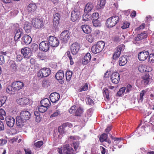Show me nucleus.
Listing matches in <instances>:
<instances>
[{
  "instance_id": "obj_1",
  "label": "nucleus",
  "mask_w": 154,
  "mask_h": 154,
  "mask_svg": "<svg viewBox=\"0 0 154 154\" xmlns=\"http://www.w3.org/2000/svg\"><path fill=\"white\" fill-rule=\"evenodd\" d=\"M30 116L31 114L29 111L26 110L21 111L20 116H17L16 118L17 125L20 127L23 126L26 120L29 119Z\"/></svg>"
},
{
  "instance_id": "obj_2",
  "label": "nucleus",
  "mask_w": 154,
  "mask_h": 154,
  "mask_svg": "<svg viewBox=\"0 0 154 154\" xmlns=\"http://www.w3.org/2000/svg\"><path fill=\"white\" fill-rule=\"evenodd\" d=\"M121 18L117 15H113L109 18L106 20V25L108 27H112L118 23Z\"/></svg>"
},
{
  "instance_id": "obj_3",
  "label": "nucleus",
  "mask_w": 154,
  "mask_h": 154,
  "mask_svg": "<svg viewBox=\"0 0 154 154\" xmlns=\"http://www.w3.org/2000/svg\"><path fill=\"white\" fill-rule=\"evenodd\" d=\"M105 43L103 41L98 42L95 45L93 46L91 48V51L94 54L101 51L104 47Z\"/></svg>"
},
{
  "instance_id": "obj_4",
  "label": "nucleus",
  "mask_w": 154,
  "mask_h": 154,
  "mask_svg": "<svg viewBox=\"0 0 154 154\" xmlns=\"http://www.w3.org/2000/svg\"><path fill=\"white\" fill-rule=\"evenodd\" d=\"M51 70L49 68H43L39 71L37 75L39 77H47L51 74Z\"/></svg>"
},
{
  "instance_id": "obj_5",
  "label": "nucleus",
  "mask_w": 154,
  "mask_h": 154,
  "mask_svg": "<svg viewBox=\"0 0 154 154\" xmlns=\"http://www.w3.org/2000/svg\"><path fill=\"white\" fill-rule=\"evenodd\" d=\"M32 24L36 28L42 27L44 25L43 20L42 19L35 18L32 21Z\"/></svg>"
},
{
  "instance_id": "obj_6",
  "label": "nucleus",
  "mask_w": 154,
  "mask_h": 154,
  "mask_svg": "<svg viewBox=\"0 0 154 154\" xmlns=\"http://www.w3.org/2000/svg\"><path fill=\"white\" fill-rule=\"evenodd\" d=\"M58 152L60 154H72L73 149L68 145H65L62 150L58 149Z\"/></svg>"
},
{
  "instance_id": "obj_7",
  "label": "nucleus",
  "mask_w": 154,
  "mask_h": 154,
  "mask_svg": "<svg viewBox=\"0 0 154 154\" xmlns=\"http://www.w3.org/2000/svg\"><path fill=\"white\" fill-rule=\"evenodd\" d=\"M81 16L80 11L75 9L72 12L71 20L73 22L77 21L79 19Z\"/></svg>"
},
{
  "instance_id": "obj_8",
  "label": "nucleus",
  "mask_w": 154,
  "mask_h": 154,
  "mask_svg": "<svg viewBox=\"0 0 154 154\" xmlns=\"http://www.w3.org/2000/svg\"><path fill=\"white\" fill-rule=\"evenodd\" d=\"M49 45L53 47H57L59 44L58 39L53 36H50L48 39Z\"/></svg>"
},
{
  "instance_id": "obj_9",
  "label": "nucleus",
  "mask_w": 154,
  "mask_h": 154,
  "mask_svg": "<svg viewBox=\"0 0 154 154\" xmlns=\"http://www.w3.org/2000/svg\"><path fill=\"white\" fill-rule=\"evenodd\" d=\"M69 32L68 30H65L61 33L60 39L63 42H66L69 38Z\"/></svg>"
},
{
  "instance_id": "obj_10",
  "label": "nucleus",
  "mask_w": 154,
  "mask_h": 154,
  "mask_svg": "<svg viewBox=\"0 0 154 154\" xmlns=\"http://www.w3.org/2000/svg\"><path fill=\"white\" fill-rule=\"evenodd\" d=\"M149 55L148 51L144 50L139 53L138 57L140 61H144L147 59Z\"/></svg>"
},
{
  "instance_id": "obj_11",
  "label": "nucleus",
  "mask_w": 154,
  "mask_h": 154,
  "mask_svg": "<svg viewBox=\"0 0 154 154\" xmlns=\"http://www.w3.org/2000/svg\"><path fill=\"white\" fill-rule=\"evenodd\" d=\"M80 48V45L77 42L73 43L71 46V52L73 55L76 54Z\"/></svg>"
},
{
  "instance_id": "obj_12",
  "label": "nucleus",
  "mask_w": 154,
  "mask_h": 154,
  "mask_svg": "<svg viewBox=\"0 0 154 154\" xmlns=\"http://www.w3.org/2000/svg\"><path fill=\"white\" fill-rule=\"evenodd\" d=\"M21 53L26 59H29L31 56V50L28 47H25L22 48Z\"/></svg>"
},
{
  "instance_id": "obj_13",
  "label": "nucleus",
  "mask_w": 154,
  "mask_h": 154,
  "mask_svg": "<svg viewBox=\"0 0 154 154\" xmlns=\"http://www.w3.org/2000/svg\"><path fill=\"white\" fill-rule=\"evenodd\" d=\"M125 46L122 44L119 45L116 48V51L113 56V58L114 59H116L120 56L121 51L124 48Z\"/></svg>"
},
{
  "instance_id": "obj_14",
  "label": "nucleus",
  "mask_w": 154,
  "mask_h": 154,
  "mask_svg": "<svg viewBox=\"0 0 154 154\" xmlns=\"http://www.w3.org/2000/svg\"><path fill=\"white\" fill-rule=\"evenodd\" d=\"M23 31L22 29L19 27L15 29V35L14 37L15 40H18L20 38L21 35L23 34Z\"/></svg>"
},
{
  "instance_id": "obj_15",
  "label": "nucleus",
  "mask_w": 154,
  "mask_h": 154,
  "mask_svg": "<svg viewBox=\"0 0 154 154\" xmlns=\"http://www.w3.org/2000/svg\"><path fill=\"white\" fill-rule=\"evenodd\" d=\"M39 49L44 51H47L49 48V46L47 41H43L41 42L39 45Z\"/></svg>"
},
{
  "instance_id": "obj_16",
  "label": "nucleus",
  "mask_w": 154,
  "mask_h": 154,
  "mask_svg": "<svg viewBox=\"0 0 154 154\" xmlns=\"http://www.w3.org/2000/svg\"><path fill=\"white\" fill-rule=\"evenodd\" d=\"M111 80L112 83L118 84L120 81V75L118 72L113 73L111 76Z\"/></svg>"
},
{
  "instance_id": "obj_17",
  "label": "nucleus",
  "mask_w": 154,
  "mask_h": 154,
  "mask_svg": "<svg viewBox=\"0 0 154 154\" xmlns=\"http://www.w3.org/2000/svg\"><path fill=\"white\" fill-rule=\"evenodd\" d=\"M13 87L15 91H17L22 89L24 86L23 83L20 81H16L13 82L12 83Z\"/></svg>"
},
{
  "instance_id": "obj_18",
  "label": "nucleus",
  "mask_w": 154,
  "mask_h": 154,
  "mask_svg": "<svg viewBox=\"0 0 154 154\" xmlns=\"http://www.w3.org/2000/svg\"><path fill=\"white\" fill-rule=\"evenodd\" d=\"M60 98V94L56 92L52 93L50 95V100L53 103H55L58 101Z\"/></svg>"
},
{
  "instance_id": "obj_19",
  "label": "nucleus",
  "mask_w": 154,
  "mask_h": 154,
  "mask_svg": "<svg viewBox=\"0 0 154 154\" xmlns=\"http://www.w3.org/2000/svg\"><path fill=\"white\" fill-rule=\"evenodd\" d=\"M6 121L8 126L10 127H13L14 124L15 119L11 116H8L6 118Z\"/></svg>"
},
{
  "instance_id": "obj_20",
  "label": "nucleus",
  "mask_w": 154,
  "mask_h": 154,
  "mask_svg": "<svg viewBox=\"0 0 154 154\" xmlns=\"http://www.w3.org/2000/svg\"><path fill=\"white\" fill-rule=\"evenodd\" d=\"M142 82L143 83L144 85H146L149 84V82L151 80V78L149 75L148 73H146L143 77Z\"/></svg>"
},
{
  "instance_id": "obj_21",
  "label": "nucleus",
  "mask_w": 154,
  "mask_h": 154,
  "mask_svg": "<svg viewBox=\"0 0 154 154\" xmlns=\"http://www.w3.org/2000/svg\"><path fill=\"white\" fill-rule=\"evenodd\" d=\"M17 103L21 106H23L27 104L29 102V100L26 98H20L17 100Z\"/></svg>"
},
{
  "instance_id": "obj_22",
  "label": "nucleus",
  "mask_w": 154,
  "mask_h": 154,
  "mask_svg": "<svg viewBox=\"0 0 154 154\" xmlns=\"http://www.w3.org/2000/svg\"><path fill=\"white\" fill-rule=\"evenodd\" d=\"M60 17V15L58 13H56L54 15L53 22L54 25L55 26H58Z\"/></svg>"
},
{
  "instance_id": "obj_23",
  "label": "nucleus",
  "mask_w": 154,
  "mask_h": 154,
  "mask_svg": "<svg viewBox=\"0 0 154 154\" xmlns=\"http://www.w3.org/2000/svg\"><path fill=\"white\" fill-rule=\"evenodd\" d=\"M91 59V56L90 53H87L85 56L82 60V64L86 65L90 61Z\"/></svg>"
},
{
  "instance_id": "obj_24",
  "label": "nucleus",
  "mask_w": 154,
  "mask_h": 154,
  "mask_svg": "<svg viewBox=\"0 0 154 154\" xmlns=\"http://www.w3.org/2000/svg\"><path fill=\"white\" fill-rule=\"evenodd\" d=\"M106 3L105 0H98L96 8L97 10L102 9Z\"/></svg>"
},
{
  "instance_id": "obj_25",
  "label": "nucleus",
  "mask_w": 154,
  "mask_h": 154,
  "mask_svg": "<svg viewBox=\"0 0 154 154\" xmlns=\"http://www.w3.org/2000/svg\"><path fill=\"white\" fill-rule=\"evenodd\" d=\"M32 38L28 35H25L22 38V41L26 44H29L32 41Z\"/></svg>"
},
{
  "instance_id": "obj_26",
  "label": "nucleus",
  "mask_w": 154,
  "mask_h": 154,
  "mask_svg": "<svg viewBox=\"0 0 154 154\" xmlns=\"http://www.w3.org/2000/svg\"><path fill=\"white\" fill-rule=\"evenodd\" d=\"M81 28L83 32L85 33L88 34L91 31V28L87 25H83L81 26Z\"/></svg>"
},
{
  "instance_id": "obj_27",
  "label": "nucleus",
  "mask_w": 154,
  "mask_h": 154,
  "mask_svg": "<svg viewBox=\"0 0 154 154\" xmlns=\"http://www.w3.org/2000/svg\"><path fill=\"white\" fill-rule=\"evenodd\" d=\"M64 75L63 71L60 70L56 73L55 78L57 80H62L64 78Z\"/></svg>"
},
{
  "instance_id": "obj_28",
  "label": "nucleus",
  "mask_w": 154,
  "mask_h": 154,
  "mask_svg": "<svg viewBox=\"0 0 154 154\" xmlns=\"http://www.w3.org/2000/svg\"><path fill=\"white\" fill-rule=\"evenodd\" d=\"M94 7L93 5L91 3H88L85 7V12L88 13L90 12Z\"/></svg>"
},
{
  "instance_id": "obj_29",
  "label": "nucleus",
  "mask_w": 154,
  "mask_h": 154,
  "mask_svg": "<svg viewBox=\"0 0 154 154\" xmlns=\"http://www.w3.org/2000/svg\"><path fill=\"white\" fill-rule=\"evenodd\" d=\"M83 112V108L80 106L76 107L75 112V116H81Z\"/></svg>"
},
{
  "instance_id": "obj_30",
  "label": "nucleus",
  "mask_w": 154,
  "mask_h": 154,
  "mask_svg": "<svg viewBox=\"0 0 154 154\" xmlns=\"http://www.w3.org/2000/svg\"><path fill=\"white\" fill-rule=\"evenodd\" d=\"M40 103L41 105L46 106L47 107L51 105L50 101L47 98L42 100L41 101Z\"/></svg>"
},
{
  "instance_id": "obj_31",
  "label": "nucleus",
  "mask_w": 154,
  "mask_h": 154,
  "mask_svg": "<svg viewBox=\"0 0 154 154\" xmlns=\"http://www.w3.org/2000/svg\"><path fill=\"white\" fill-rule=\"evenodd\" d=\"M147 66L144 64L140 65L138 68V70L140 72H149V70L147 69Z\"/></svg>"
},
{
  "instance_id": "obj_32",
  "label": "nucleus",
  "mask_w": 154,
  "mask_h": 154,
  "mask_svg": "<svg viewBox=\"0 0 154 154\" xmlns=\"http://www.w3.org/2000/svg\"><path fill=\"white\" fill-rule=\"evenodd\" d=\"M36 6L35 4H30L27 6V9L29 12H32L35 11L36 8Z\"/></svg>"
},
{
  "instance_id": "obj_33",
  "label": "nucleus",
  "mask_w": 154,
  "mask_h": 154,
  "mask_svg": "<svg viewBox=\"0 0 154 154\" xmlns=\"http://www.w3.org/2000/svg\"><path fill=\"white\" fill-rule=\"evenodd\" d=\"M24 29L27 33L30 31L31 27V24L28 22H26L24 25Z\"/></svg>"
},
{
  "instance_id": "obj_34",
  "label": "nucleus",
  "mask_w": 154,
  "mask_h": 154,
  "mask_svg": "<svg viewBox=\"0 0 154 154\" xmlns=\"http://www.w3.org/2000/svg\"><path fill=\"white\" fill-rule=\"evenodd\" d=\"M127 62V59L125 57L122 56L120 57L119 60V64L120 66L125 65Z\"/></svg>"
},
{
  "instance_id": "obj_35",
  "label": "nucleus",
  "mask_w": 154,
  "mask_h": 154,
  "mask_svg": "<svg viewBox=\"0 0 154 154\" xmlns=\"http://www.w3.org/2000/svg\"><path fill=\"white\" fill-rule=\"evenodd\" d=\"M37 107L39 111L40 112L44 113L48 109L47 107L42 105L38 106Z\"/></svg>"
},
{
  "instance_id": "obj_36",
  "label": "nucleus",
  "mask_w": 154,
  "mask_h": 154,
  "mask_svg": "<svg viewBox=\"0 0 154 154\" xmlns=\"http://www.w3.org/2000/svg\"><path fill=\"white\" fill-rule=\"evenodd\" d=\"M6 91L9 94H14L15 91L13 87V85L11 86H8L6 88Z\"/></svg>"
},
{
  "instance_id": "obj_37",
  "label": "nucleus",
  "mask_w": 154,
  "mask_h": 154,
  "mask_svg": "<svg viewBox=\"0 0 154 154\" xmlns=\"http://www.w3.org/2000/svg\"><path fill=\"white\" fill-rule=\"evenodd\" d=\"M103 91L104 96L107 99H109V90L106 88H105L103 89Z\"/></svg>"
},
{
  "instance_id": "obj_38",
  "label": "nucleus",
  "mask_w": 154,
  "mask_h": 154,
  "mask_svg": "<svg viewBox=\"0 0 154 154\" xmlns=\"http://www.w3.org/2000/svg\"><path fill=\"white\" fill-rule=\"evenodd\" d=\"M146 92V91L144 90H143L140 92V97L138 99V101L139 103L142 102L143 99V96Z\"/></svg>"
},
{
  "instance_id": "obj_39",
  "label": "nucleus",
  "mask_w": 154,
  "mask_h": 154,
  "mask_svg": "<svg viewBox=\"0 0 154 154\" xmlns=\"http://www.w3.org/2000/svg\"><path fill=\"white\" fill-rule=\"evenodd\" d=\"M72 73V72L69 71L66 73V77L67 81L69 82L71 78Z\"/></svg>"
},
{
  "instance_id": "obj_40",
  "label": "nucleus",
  "mask_w": 154,
  "mask_h": 154,
  "mask_svg": "<svg viewBox=\"0 0 154 154\" xmlns=\"http://www.w3.org/2000/svg\"><path fill=\"white\" fill-rule=\"evenodd\" d=\"M88 86L87 84L85 83L79 89V91L81 92L87 91L88 89Z\"/></svg>"
},
{
  "instance_id": "obj_41",
  "label": "nucleus",
  "mask_w": 154,
  "mask_h": 154,
  "mask_svg": "<svg viewBox=\"0 0 154 154\" xmlns=\"http://www.w3.org/2000/svg\"><path fill=\"white\" fill-rule=\"evenodd\" d=\"M107 135L105 133H103L100 136V141L101 142L106 141V139H107Z\"/></svg>"
},
{
  "instance_id": "obj_42",
  "label": "nucleus",
  "mask_w": 154,
  "mask_h": 154,
  "mask_svg": "<svg viewBox=\"0 0 154 154\" xmlns=\"http://www.w3.org/2000/svg\"><path fill=\"white\" fill-rule=\"evenodd\" d=\"M126 89L125 87H122L121 88L117 93V95L119 96H121L123 94Z\"/></svg>"
},
{
  "instance_id": "obj_43",
  "label": "nucleus",
  "mask_w": 154,
  "mask_h": 154,
  "mask_svg": "<svg viewBox=\"0 0 154 154\" xmlns=\"http://www.w3.org/2000/svg\"><path fill=\"white\" fill-rule=\"evenodd\" d=\"M92 23L94 26L96 27H97L100 26V22L98 19H93Z\"/></svg>"
},
{
  "instance_id": "obj_44",
  "label": "nucleus",
  "mask_w": 154,
  "mask_h": 154,
  "mask_svg": "<svg viewBox=\"0 0 154 154\" xmlns=\"http://www.w3.org/2000/svg\"><path fill=\"white\" fill-rule=\"evenodd\" d=\"M6 113L5 111L2 109H0V119L3 120L4 116H5Z\"/></svg>"
},
{
  "instance_id": "obj_45",
  "label": "nucleus",
  "mask_w": 154,
  "mask_h": 154,
  "mask_svg": "<svg viewBox=\"0 0 154 154\" xmlns=\"http://www.w3.org/2000/svg\"><path fill=\"white\" fill-rule=\"evenodd\" d=\"M134 90V86H132L131 85L128 84L127 85L126 87V92L129 93L130 91H132Z\"/></svg>"
},
{
  "instance_id": "obj_46",
  "label": "nucleus",
  "mask_w": 154,
  "mask_h": 154,
  "mask_svg": "<svg viewBox=\"0 0 154 154\" xmlns=\"http://www.w3.org/2000/svg\"><path fill=\"white\" fill-rule=\"evenodd\" d=\"M65 128L63 125L58 127V131L61 134H63L65 132Z\"/></svg>"
},
{
  "instance_id": "obj_47",
  "label": "nucleus",
  "mask_w": 154,
  "mask_h": 154,
  "mask_svg": "<svg viewBox=\"0 0 154 154\" xmlns=\"http://www.w3.org/2000/svg\"><path fill=\"white\" fill-rule=\"evenodd\" d=\"M87 103L89 105L92 106L94 104V101L90 97L87 98Z\"/></svg>"
},
{
  "instance_id": "obj_48",
  "label": "nucleus",
  "mask_w": 154,
  "mask_h": 154,
  "mask_svg": "<svg viewBox=\"0 0 154 154\" xmlns=\"http://www.w3.org/2000/svg\"><path fill=\"white\" fill-rule=\"evenodd\" d=\"M83 19L84 21H88L90 18L91 16L88 14L87 13H85L83 14Z\"/></svg>"
},
{
  "instance_id": "obj_49",
  "label": "nucleus",
  "mask_w": 154,
  "mask_h": 154,
  "mask_svg": "<svg viewBox=\"0 0 154 154\" xmlns=\"http://www.w3.org/2000/svg\"><path fill=\"white\" fill-rule=\"evenodd\" d=\"M43 143L42 141H40L34 143L35 146L37 148H40L43 144Z\"/></svg>"
},
{
  "instance_id": "obj_50",
  "label": "nucleus",
  "mask_w": 154,
  "mask_h": 154,
  "mask_svg": "<svg viewBox=\"0 0 154 154\" xmlns=\"http://www.w3.org/2000/svg\"><path fill=\"white\" fill-rule=\"evenodd\" d=\"M138 35L141 40L147 37L146 34L145 32L142 33L141 34H139Z\"/></svg>"
},
{
  "instance_id": "obj_51",
  "label": "nucleus",
  "mask_w": 154,
  "mask_h": 154,
  "mask_svg": "<svg viewBox=\"0 0 154 154\" xmlns=\"http://www.w3.org/2000/svg\"><path fill=\"white\" fill-rule=\"evenodd\" d=\"M149 57L148 58V61L150 62H152V63L154 62V55L152 54H151L149 56Z\"/></svg>"
},
{
  "instance_id": "obj_52",
  "label": "nucleus",
  "mask_w": 154,
  "mask_h": 154,
  "mask_svg": "<svg viewBox=\"0 0 154 154\" xmlns=\"http://www.w3.org/2000/svg\"><path fill=\"white\" fill-rule=\"evenodd\" d=\"M130 25V23L128 22H125L123 23V25L121 28L123 29H125L128 28Z\"/></svg>"
},
{
  "instance_id": "obj_53",
  "label": "nucleus",
  "mask_w": 154,
  "mask_h": 154,
  "mask_svg": "<svg viewBox=\"0 0 154 154\" xmlns=\"http://www.w3.org/2000/svg\"><path fill=\"white\" fill-rule=\"evenodd\" d=\"M87 39L88 41L90 42H92L95 40L94 37L91 35H89L87 37Z\"/></svg>"
},
{
  "instance_id": "obj_54",
  "label": "nucleus",
  "mask_w": 154,
  "mask_h": 154,
  "mask_svg": "<svg viewBox=\"0 0 154 154\" xmlns=\"http://www.w3.org/2000/svg\"><path fill=\"white\" fill-rule=\"evenodd\" d=\"M11 68L12 72L16 71L17 67L16 64L14 63H11L10 65Z\"/></svg>"
},
{
  "instance_id": "obj_55",
  "label": "nucleus",
  "mask_w": 154,
  "mask_h": 154,
  "mask_svg": "<svg viewBox=\"0 0 154 154\" xmlns=\"http://www.w3.org/2000/svg\"><path fill=\"white\" fill-rule=\"evenodd\" d=\"M92 17L93 19H98L99 17V14L98 13H94L92 14Z\"/></svg>"
},
{
  "instance_id": "obj_56",
  "label": "nucleus",
  "mask_w": 154,
  "mask_h": 154,
  "mask_svg": "<svg viewBox=\"0 0 154 154\" xmlns=\"http://www.w3.org/2000/svg\"><path fill=\"white\" fill-rule=\"evenodd\" d=\"M7 99V97L5 96L0 97V100L3 104L5 103Z\"/></svg>"
},
{
  "instance_id": "obj_57",
  "label": "nucleus",
  "mask_w": 154,
  "mask_h": 154,
  "mask_svg": "<svg viewBox=\"0 0 154 154\" xmlns=\"http://www.w3.org/2000/svg\"><path fill=\"white\" fill-rule=\"evenodd\" d=\"M76 106H72L71 108L69 109V112L71 113H74L76 109Z\"/></svg>"
},
{
  "instance_id": "obj_58",
  "label": "nucleus",
  "mask_w": 154,
  "mask_h": 154,
  "mask_svg": "<svg viewBox=\"0 0 154 154\" xmlns=\"http://www.w3.org/2000/svg\"><path fill=\"white\" fill-rule=\"evenodd\" d=\"M60 111L58 110H56L53 114L51 115L50 116V117L51 118L53 117H56L57 116L60 114Z\"/></svg>"
},
{
  "instance_id": "obj_59",
  "label": "nucleus",
  "mask_w": 154,
  "mask_h": 154,
  "mask_svg": "<svg viewBox=\"0 0 154 154\" xmlns=\"http://www.w3.org/2000/svg\"><path fill=\"white\" fill-rule=\"evenodd\" d=\"M109 136L112 139H113L114 141H117L118 142H119L121 140V139H123L122 138L113 137L111 134H110Z\"/></svg>"
},
{
  "instance_id": "obj_60",
  "label": "nucleus",
  "mask_w": 154,
  "mask_h": 154,
  "mask_svg": "<svg viewBox=\"0 0 154 154\" xmlns=\"http://www.w3.org/2000/svg\"><path fill=\"white\" fill-rule=\"evenodd\" d=\"M73 145L74 149L76 150L79 146V142L78 141L74 142L73 143Z\"/></svg>"
},
{
  "instance_id": "obj_61",
  "label": "nucleus",
  "mask_w": 154,
  "mask_h": 154,
  "mask_svg": "<svg viewBox=\"0 0 154 154\" xmlns=\"http://www.w3.org/2000/svg\"><path fill=\"white\" fill-rule=\"evenodd\" d=\"M63 125L65 128L67 127L71 128L72 127V125L71 123L69 122L65 123H63Z\"/></svg>"
},
{
  "instance_id": "obj_62",
  "label": "nucleus",
  "mask_w": 154,
  "mask_h": 154,
  "mask_svg": "<svg viewBox=\"0 0 154 154\" xmlns=\"http://www.w3.org/2000/svg\"><path fill=\"white\" fill-rule=\"evenodd\" d=\"M7 142V140L3 139H0V146H3L5 145L6 144Z\"/></svg>"
},
{
  "instance_id": "obj_63",
  "label": "nucleus",
  "mask_w": 154,
  "mask_h": 154,
  "mask_svg": "<svg viewBox=\"0 0 154 154\" xmlns=\"http://www.w3.org/2000/svg\"><path fill=\"white\" fill-rule=\"evenodd\" d=\"M18 13V11L17 10H13L11 11L10 13L11 15L14 16H16Z\"/></svg>"
},
{
  "instance_id": "obj_64",
  "label": "nucleus",
  "mask_w": 154,
  "mask_h": 154,
  "mask_svg": "<svg viewBox=\"0 0 154 154\" xmlns=\"http://www.w3.org/2000/svg\"><path fill=\"white\" fill-rule=\"evenodd\" d=\"M5 62L4 57L2 55H0V64L2 65Z\"/></svg>"
}]
</instances>
